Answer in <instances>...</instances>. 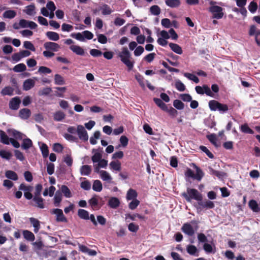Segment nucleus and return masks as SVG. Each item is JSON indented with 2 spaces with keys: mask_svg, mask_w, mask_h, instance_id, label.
<instances>
[{
  "mask_svg": "<svg viewBox=\"0 0 260 260\" xmlns=\"http://www.w3.org/2000/svg\"><path fill=\"white\" fill-rule=\"evenodd\" d=\"M5 176L9 179L16 181L18 179V177L16 172L11 170L6 171L5 172Z\"/></svg>",
  "mask_w": 260,
  "mask_h": 260,
  "instance_id": "obj_23",
  "label": "nucleus"
},
{
  "mask_svg": "<svg viewBox=\"0 0 260 260\" xmlns=\"http://www.w3.org/2000/svg\"><path fill=\"white\" fill-rule=\"evenodd\" d=\"M186 250L188 253L193 255L198 252L197 248L193 245H189L187 246Z\"/></svg>",
  "mask_w": 260,
  "mask_h": 260,
  "instance_id": "obj_43",
  "label": "nucleus"
},
{
  "mask_svg": "<svg viewBox=\"0 0 260 260\" xmlns=\"http://www.w3.org/2000/svg\"><path fill=\"white\" fill-rule=\"evenodd\" d=\"M38 72L40 74H50L52 72L50 69L45 66H41L38 70Z\"/></svg>",
  "mask_w": 260,
  "mask_h": 260,
  "instance_id": "obj_57",
  "label": "nucleus"
},
{
  "mask_svg": "<svg viewBox=\"0 0 260 260\" xmlns=\"http://www.w3.org/2000/svg\"><path fill=\"white\" fill-rule=\"evenodd\" d=\"M193 168L196 171V173L194 174V179L197 180L198 181H201L202 178L204 176V173L203 171L198 167L196 164H192Z\"/></svg>",
  "mask_w": 260,
  "mask_h": 260,
  "instance_id": "obj_13",
  "label": "nucleus"
},
{
  "mask_svg": "<svg viewBox=\"0 0 260 260\" xmlns=\"http://www.w3.org/2000/svg\"><path fill=\"white\" fill-rule=\"evenodd\" d=\"M21 101L19 97H15L12 99L9 103V108L14 110H16L19 108Z\"/></svg>",
  "mask_w": 260,
  "mask_h": 260,
  "instance_id": "obj_11",
  "label": "nucleus"
},
{
  "mask_svg": "<svg viewBox=\"0 0 260 260\" xmlns=\"http://www.w3.org/2000/svg\"><path fill=\"white\" fill-rule=\"evenodd\" d=\"M222 10V8L218 6H212L209 8L210 12L213 14V18L218 19L223 16Z\"/></svg>",
  "mask_w": 260,
  "mask_h": 260,
  "instance_id": "obj_5",
  "label": "nucleus"
},
{
  "mask_svg": "<svg viewBox=\"0 0 260 260\" xmlns=\"http://www.w3.org/2000/svg\"><path fill=\"white\" fill-rule=\"evenodd\" d=\"M208 106L211 111H218L221 114L226 113L229 110V107L228 105L222 104L215 100H210L208 103Z\"/></svg>",
  "mask_w": 260,
  "mask_h": 260,
  "instance_id": "obj_3",
  "label": "nucleus"
},
{
  "mask_svg": "<svg viewBox=\"0 0 260 260\" xmlns=\"http://www.w3.org/2000/svg\"><path fill=\"white\" fill-rule=\"evenodd\" d=\"M208 169L211 175L215 176L219 179L226 176V173L224 172L215 170L211 167H209Z\"/></svg>",
  "mask_w": 260,
  "mask_h": 260,
  "instance_id": "obj_12",
  "label": "nucleus"
},
{
  "mask_svg": "<svg viewBox=\"0 0 260 260\" xmlns=\"http://www.w3.org/2000/svg\"><path fill=\"white\" fill-rule=\"evenodd\" d=\"M128 230L133 233H136L139 229V226L134 222H131L128 225Z\"/></svg>",
  "mask_w": 260,
  "mask_h": 260,
  "instance_id": "obj_51",
  "label": "nucleus"
},
{
  "mask_svg": "<svg viewBox=\"0 0 260 260\" xmlns=\"http://www.w3.org/2000/svg\"><path fill=\"white\" fill-rule=\"evenodd\" d=\"M137 197L138 193L136 190L132 188H130L128 190L126 196L127 201L137 199Z\"/></svg>",
  "mask_w": 260,
  "mask_h": 260,
  "instance_id": "obj_18",
  "label": "nucleus"
},
{
  "mask_svg": "<svg viewBox=\"0 0 260 260\" xmlns=\"http://www.w3.org/2000/svg\"><path fill=\"white\" fill-rule=\"evenodd\" d=\"M103 186L101 181L96 180L93 182L92 189L93 190L100 192L102 190Z\"/></svg>",
  "mask_w": 260,
  "mask_h": 260,
  "instance_id": "obj_34",
  "label": "nucleus"
},
{
  "mask_svg": "<svg viewBox=\"0 0 260 260\" xmlns=\"http://www.w3.org/2000/svg\"><path fill=\"white\" fill-rule=\"evenodd\" d=\"M52 214H55L56 215V220L57 222H67V219L64 216L63 211L61 209L56 208L53 209L51 211Z\"/></svg>",
  "mask_w": 260,
  "mask_h": 260,
  "instance_id": "obj_7",
  "label": "nucleus"
},
{
  "mask_svg": "<svg viewBox=\"0 0 260 260\" xmlns=\"http://www.w3.org/2000/svg\"><path fill=\"white\" fill-rule=\"evenodd\" d=\"M258 30L260 29H257L254 25H252L250 26L248 34L250 36H255Z\"/></svg>",
  "mask_w": 260,
  "mask_h": 260,
  "instance_id": "obj_62",
  "label": "nucleus"
},
{
  "mask_svg": "<svg viewBox=\"0 0 260 260\" xmlns=\"http://www.w3.org/2000/svg\"><path fill=\"white\" fill-rule=\"evenodd\" d=\"M78 215L80 218H81L82 219H84V220L89 219V212L84 209H79L78 211Z\"/></svg>",
  "mask_w": 260,
  "mask_h": 260,
  "instance_id": "obj_26",
  "label": "nucleus"
},
{
  "mask_svg": "<svg viewBox=\"0 0 260 260\" xmlns=\"http://www.w3.org/2000/svg\"><path fill=\"white\" fill-rule=\"evenodd\" d=\"M40 150L44 158H46L48 156L49 149L48 146L46 144L43 143L42 144L40 147Z\"/></svg>",
  "mask_w": 260,
  "mask_h": 260,
  "instance_id": "obj_36",
  "label": "nucleus"
},
{
  "mask_svg": "<svg viewBox=\"0 0 260 260\" xmlns=\"http://www.w3.org/2000/svg\"><path fill=\"white\" fill-rule=\"evenodd\" d=\"M54 82L56 85H63L65 83L63 78L59 74H55L54 76Z\"/></svg>",
  "mask_w": 260,
  "mask_h": 260,
  "instance_id": "obj_40",
  "label": "nucleus"
},
{
  "mask_svg": "<svg viewBox=\"0 0 260 260\" xmlns=\"http://www.w3.org/2000/svg\"><path fill=\"white\" fill-rule=\"evenodd\" d=\"M0 156L3 158L9 160L12 156V154L10 152L6 151L5 150H1Z\"/></svg>",
  "mask_w": 260,
  "mask_h": 260,
  "instance_id": "obj_54",
  "label": "nucleus"
},
{
  "mask_svg": "<svg viewBox=\"0 0 260 260\" xmlns=\"http://www.w3.org/2000/svg\"><path fill=\"white\" fill-rule=\"evenodd\" d=\"M63 147L61 144L60 143H55L53 146V150L54 151L60 153L62 151Z\"/></svg>",
  "mask_w": 260,
  "mask_h": 260,
  "instance_id": "obj_60",
  "label": "nucleus"
},
{
  "mask_svg": "<svg viewBox=\"0 0 260 260\" xmlns=\"http://www.w3.org/2000/svg\"><path fill=\"white\" fill-rule=\"evenodd\" d=\"M33 187L30 185H26L24 183H21L19 186V189L24 191V197L26 200L32 199L33 195L31 193Z\"/></svg>",
  "mask_w": 260,
  "mask_h": 260,
  "instance_id": "obj_4",
  "label": "nucleus"
},
{
  "mask_svg": "<svg viewBox=\"0 0 260 260\" xmlns=\"http://www.w3.org/2000/svg\"><path fill=\"white\" fill-rule=\"evenodd\" d=\"M174 107L178 110H182L184 108V104L179 100H175L173 102Z\"/></svg>",
  "mask_w": 260,
  "mask_h": 260,
  "instance_id": "obj_44",
  "label": "nucleus"
},
{
  "mask_svg": "<svg viewBox=\"0 0 260 260\" xmlns=\"http://www.w3.org/2000/svg\"><path fill=\"white\" fill-rule=\"evenodd\" d=\"M1 142L6 145H9L10 143V138L8 137L6 133L0 130Z\"/></svg>",
  "mask_w": 260,
  "mask_h": 260,
  "instance_id": "obj_24",
  "label": "nucleus"
},
{
  "mask_svg": "<svg viewBox=\"0 0 260 260\" xmlns=\"http://www.w3.org/2000/svg\"><path fill=\"white\" fill-rule=\"evenodd\" d=\"M46 36L49 40L51 41H57L59 39V36L56 32L47 31L46 33Z\"/></svg>",
  "mask_w": 260,
  "mask_h": 260,
  "instance_id": "obj_28",
  "label": "nucleus"
},
{
  "mask_svg": "<svg viewBox=\"0 0 260 260\" xmlns=\"http://www.w3.org/2000/svg\"><path fill=\"white\" fill-rule=\"evenodd\" d=\"M111 168L114 170L119 171L121 170V163L118 161H112L110 163Z\"/></svg>",
  "mask_w": 260,
  "mask_h": 260,
  "instance_id": "obj_41",
  "label": "nucleus"
},
{
  "mask_svg": "<svg viewBox=\"0 0 260 260\" xmlns=\"http://www.w3.org/2000/svg\"><path fill=\"white\" fill-rule=\"evenodd\" d=\"M248 205L249 208L254 212H260V204L258 205L254 200L249 201Z\"/></svg>",
  "mask_w": 260,
  "mask_h": 260,
  "instance_id": "obj_17",
  "label": "nucleus"
},
{
  "mask_svg": "<svg viewBox=\"0 0 260 260\" xmlns=\"http://www.w3.org/2000/svg\"><path fill=\"white\" fill-rule=\"evenodd\" d=\"M181 196L184 198L187 202H190L192 200L196 201L203 200L202 194L197 189L187 188L186 192L181 193Z\"/></svg>",
  "mask_w": 260,
  "mask_h": 260,
  "instance_id": "obj_2",
  "label": "nucleus"
},
{
  "mask_svg": "<svg viewBox=\"0 0 260 260\" xmlns=\"http://www.w3.org/2000/svg\"><path fill=\"white\" fill-rule=\"evenodd\" d=\"M23 235L24 238L29 241H34L35 240V236L34 234L29 231H23Z\"/></svg>",
  "mask_w": 260,
  "mask_h": 260,
  "instance_id": "obj_27",
  "label": "nucleus"
},
{
  "mask_svg": "<svg viewBox=\"0 0 260 260\" xmlns=\"http://www.w3.org/2000/svg\"><path fill=\"white\" fill-rule=\"evenodd\" d=\"M200 148L203 152H205L209 158H214V155L209 150V149L206 146H201L200 147Z\"/></svg>",
  "mask_w": 260,
  "mask_h": 260,
  "instance_id": "obj_58",
  "label": "nucleus"
},
{
  "mask_svg": "<svg viewBox=\"0 0 260 260\" xmlns=\"http://www.w3.org/2000/svg\"><path fill=\"white\" fill-rule=\"evenodd\" d=\"M16 15V12L14 10H7L5 11L3 14V16L5 18L12 19L14 18Z\"/></svg>",
  "mask_w": 260,
  "mask_h": 260,
  "instance_id": "obj_38",
  "label": "nucleus"
},
{
  "mask_svg": "<svg viewBox=\"0 0 260 260\" xmlns=\"http://www.w3.org/2000/svg\"><path fill=\"white\" fill-rule=\"evenodd\" d=\"M19 116L23 119H27L30 116V110L27 108L21 109L19 112Z\"/></svg>",
  "mask_w": 260,
  "mask_h": 260,
  "instance_id": "obj_19",
  "label": "nucleus"
},
{
  "mask_svg": "<svg viewBox=\"0 0 260 260\" xmlns=\"http://www.w3.org/2000/svg\"><path fill=\"white\" fill-rule=\"evenodd\" d=\"M102 157V154L100 152H96L91 157V160L93 162H97L100 161Z\"/></svg>",
  "mask_w": 260,
  "mask_h": 260,
  "instance_id": "obj_63",
  "label": "nucleus"
},
{
  "mask_svg": "<svg viewBox=\"0 0 260 260\" xmlns=\"http://www.w3.org/2000/svg\"><path fill=\"white\" fill-rule=\"evenodd\" d=\"M170 48L172 51L178 54H181L182 53V50L181 47L178 44L170 43L169 44Z\"/></svg>",
  "mask_w": 260,
  "mask_h": 260,
  "instance_id": "obj_29",
  "label": "nucleus"
},
{
  "mask_svg": "<svg viewBox=\"0 0 260 260\" xmlns=\"http://www.w3.org/2000/svg\"><path fill=\"white\" fill-rule=\"evenodd\" d=\"M64 138L70 141L77 142L78 141V138L72 135L69 134H65L64 135Z\"/></svg>",
  "mask_w": 260,
  "mask_h": 260,
  "instance_id": "obj_61",
  "label": "nucleus"
},
{
  "mask_svg": "<svg viewBox=\"0 0 260 260\" xmlns=\"http://www.w3.org/2000/svg\"><path fill=\"white\" fill-rule=\"evenodd\" d=\"M184 76L188 79L193 81L196 83H198L200 81L198 77H197L196 75L193 74L185 73L184 74Z\"/></svg>",
  "mask_w": 260,
  "mask_h": 260,
  "instance_id": "obj_45",
  "label": "nucleus"
},
{
  "mask_svg": "<svg viewBox=\"0 0 260 260\" xmlns=\"http://www.w3.org/2000/svg\"><path fill=\"white\" fill-rule=\"evenodd\" d=\"M35 85V82L31 79H28L25 80L23 84V89L27 91L33 88Z\"/></svg>",
  "mask_w": 260,
  "mask_h": 260,
  "instance_id": "obj_15",
  "label": "nucleus"
},
{
  "mask_svg": "<svg viewBox=\"0 0 260 260\" xmlns=\"http://www.w3.org/2000/svg\"><path fill=\"white\" fill-rule=\"evenodd\" d=\"M257 8V4L254 1L250 2L248 6V10L251 13H254L256 11Z\"/></svg>",
  "mask_w": 260,
  "mask_h": 260,
  "instance_id": "obj_47",
  "label": "nucleus"
},
{
  "mask_svg": "<svg viewBox=\"0 0 260 260\" xmlns=\"http://www.w3.org/2000/svg\"><path fill=\"white\" fill-rule=\"evenodd\" d=\"M32 199L35 202L36 207L40 209L45 208L44 200L41 196H34Z\"/></svg>",
  "mask_w": 260,
  "mask_h": 260,
  "instance_id": "obj_16",
  "label": "nucleus"
},
{
  "mask_svg": "<svg viewBox=\"0 0 260 260\" xmlns=\"http://www.w3.org/2000/svg\"><path fill=\"white\" fill-rule=\"evenodd\" d=\"M140 204V201L137 200H133L128 204V208L131 210H135Z\"/></svg>",
  "mask_w": 260,
  "mask_h": 260,
  "instance_id": "obj_52",
  "label": "nucleus"
},
{
  "mask_svg": "<svg viewBox=\"0 0 260 260\" xmlns=\"http://www.w3.org/2000/svg\"><path fill=\"white\" fill-rule=\"evenodd\" d=\"M44 47L48 50L56 52L60 48V46L54 42H47L44 44Z\"/></svg>",
  "mask_w": 260,
  "mask_h": 260,
  "instance_id": "obj_10",
  "label": "nucleus"
},
{
  "mask_svg": "<svg viewBox=\"0 0 260 260\" xmlns=\"http://www.w3.org/2000/svg\"><path fill=\"white\" fill-rule=\"evenodd\" d=\"M62 201V194L61 192L57 190L54 197V204L56 207H59L60 203Z\"/></svg>",
  "mask_w": 260,
  "mask_h": 260,
  "instance_id": "obj_25",
  "label": "nucleus"
},
{
  "mask_svg": "<svg viewBox=\"0 0 260 260\" xmlns=\"http://www.w3.org/2000/svg\"><path fill=\"white\" fill-rule=\"evenodd\" d=\"M108 205L113 209H116L120 205V201L116 197H111L108 201Z\"/></svg>",
  "mask_w": 260,
  "mask_h": 260,
  "instance_id": "obj_14",
  "label": "nucleus"
},
{
  "mask_svg": "<svg viewBox=\"0 0 260 260\" xmlns=\"http://www.w3.org/2000/svg\"><path fill=\"white\" fill-rule=\"evenodd\" d=\"M100 174L101 178L104 181H109L112 179L111 176L106 171H101Z\"/></svg>",
  "mask_w": 260,
  "mask_h": 260,
  "instance_id": "obj_49",
  "label": "nucleus"
},
{
  "mask_svg": "<svg viewBox=\"0 0 260 260\" xmlns=\"http://www.w3.org/2000/svg\"><path fill=\"white\" fill-rule=\"evenodd\" d=\"M197 204L194 205V207L196 208L198 212H201L203 209H206L205 208V201H203V200L197 201Z\"/></svg>",
  "mask_w": 260,
  "mask_h": 260,
  "instance_id": "obj_50",
  "label": "nucleus"
},
{
  "mask_svg": "<svg viewBox=\"0 0 260 260\" xmlns=\"http://www.w3.org/2000/svg\"><path fill=\"white\" fill-rule=\"evenodd\" d=\"M99 199L102 200L101 198L94 195L88 201L90 206L93 209L98 210L103 206V203H99Z\"/></svg>",
  "mask_w": 260,
  "mask_h": 260,
  "instance_id": "obj_8",
  "label": "nucleus"
},
{
  "mask_svg": "<svg viewBox=\"0 0 260 260\" xmlns=\"http://www.w3.org/2000/svg\"><path fill=\"white\" fill-rule=\"evenodd\" d=\"M166 4L172 8H178L180 5V0H166Z\"/></svg>",
  "mask_w": 260,
  "mask_h": 260,
  "instance_id": "obj_31",
  "label": "nucleus"
},
{
  "mask_svg": "<svg viewBox=\"0 0 260 260\" xmlns=\"http://www.w3.org/2000/svg\"><path fill=\"white\" fill-rule=\"evenodd\" d=\"M175 86L176 88L179 91H184L185 90V86L179 80L175 82Z\"/></svg>",
  "mask_w": 260,
  "mask_h": 260,
  "instance_id": "obj_46",
  "label": "nucleus"
},
{
  "mask_svg": "<svg viewBox=\"0 0 260 260\" xmlns=\"http://www.w3.org/2000/svg\"><path fill=\"white\" fill-rule=\"evenodd\" d=\"M150 12L152 15L157 16L160 13V9L157 5H153L150 8Z\"/></svg>",
  "mask_w": 260,
  "mask_h": 260,
  "instance_id": "obj_42",
  "label": "nucleus"
},
{
  "mask_svg": "<svg viewBox=\"0 0 260 260\" xmlns=\"http://www.w3.org/2000/svg\"><path fill=\"white\" fill-rule=\"evenodd\" d=\"M135 78L141 87H144L145 86L144 78L142 75H141L140 74H136L135 75Z\"/></svg>",
  "mask_w": 260,
  "mask_h": 260,
  "instance_id": "obj_64",
  "label": "nucleus"
},
{
  "mask_svg": "<svg viewBox=\"0 0 260 260\" xmlns=\"http://www.w3.org/2000/svg\"><path fill=\"white\" fill-rule=\"evenodd\" d=\"M26 70V66L23 63H19L16 65L13 69L15 72L19 73L25 71Z\"/></svg>",
  "mask_w": 260,
  "mask_h": 260,
  "instance_id": "obj_37",
  "label": "nucleus"
},
{
  "mask_svg": "<svg viewBox=\"0 0 260 260\" xmlns=\"http://www.w3.org/2000/svg\"><path fill=\"white\" fill-rule=\"evenodd\" d=\"M81 187L85 190H88L91 188V183L88 180H85L81 183Z\"/></svg>",
  "mask_w": 260,
  "mask_h": 260,
  "instance_id": "obj_55",
  "label": "nucleus"
},
{
  "mask_svg": "<svg viewBox=\"0 0 260 260\" xmlns=\"http://www.w3.org/2000/svg\"><path fill=\"white\" fill-rule=\"evenodd\" d=\"M29 221L34 228V232L37 233L40 229V222L36 218L31 217L29 218Z\"/></svg>",
  "mask_w": 260,
  "mask_h": 260,
  "instance_id": "obj_22",
  "label": "nucleus"
},
{
  "mask_svg": "<svg viewBox=\"0 0 260 260\" xmlns=\"http://www.w3.org/2000/svg\"><path fill=\"white\" fill-rule=\"evenodd\" d=\"M80 172L82 175L88 176L91 172V167L87 165H83L81 167Z\"/></svg>",
  "mask_w": 260,
  "mask_h": 260,
  "instance_id": "obj_21",
  "label": "nucleus"
},
{
  "mask_svg": "<svg viewBox=\"0 0 260 260\" xmlns=\"http://www.w3.org/2000/svg\"><path fill=\"white\" fill-rule=\"evenodd\" d=\"M70 49L77 55H84L85 54L84 50L79 46L72 45L70 47Z\"/></svg>",
  "mask_w": 260,
  "mask_h": 260,
  "instance_id": "obj_20",
  "label": "nucleus"
},
{
  "mask_svg": "<svg viewBox=\"0 0 260 260\" xmlns=\"http://www.w3.org/2000/svg\"><path fill=\"white\" fill-rule=\"evenodd\" d=\"M13 89L10 86H7L5 87L2 91V93L3 95H11L13 94Z\"/></svg>",
  "mask_w": 260,
  "mask_h": 260,
  "instance_id": "obj_56",
  "label": "nucleus"
},
{
  "mask_svg": "<svg viewBox=\"0 0 260 260\" xmlns=\"http://www.w3.org/2000/svg\"><path fill=\"white\" fill-rule=\"evenodd\" d=\"M77 133L79 139L83 142H86L88 140V136L87 131L82 125H78L77 127Z\"/></svg>",
  "mask_w": 260,
  "mask_h": 260,
  "instance_id": "obj_6",
  "label": "nucleus"
},
{
  "mask_svg": "<svg viewBox=\"0 0 260 260\" xmlns=\"http://www.w3.org/2000/svg\"><path fill=\"white\" fill-rule=\"evenodd\" d=\"M60 190L61 192L62 193L66 198H69L72 197L71 192L67 186L62 185L60 188Z\"/></svg>",
  "mask_w": 260,
  "mask_h": 260,
  "instance_id": "obj_35",
  "label": "nucleus"
},
{
  "mask_svg": "<svg viewBox=\"0 0 260 260\" xmlns=\"http://www.w3.org/2000/svg\"><path fill=\"white\" fill-rule=\"evenodd\" d=\"M118 57L120 58L121 62L127 67L128 71H131L133 69L135 61L133 59L131 54L127 47H123L121 49V51L118 54Z\"/></svg>",
  "mask_w": 260,
  "mask_h": 260,
  "instance_id": "obj_1",
  "label": "nucleus"
},
{
  "mask_svg": "<svg viewBox=\"0 0 260 260\" xmlns=\"http://www.w3.org/2000/svg\"><path fill=\"white\" fill-rule=\"evenodd\" d=\"M51 88L50 87L44 88L43 89L39 91L38 94L40 96L48 95L51 91Z\"/></svg>",
  "mask_w": 260,
  "mask_h": 260,
  "instance_id": "obj_59",
  "label": "nucleus"
},
{
  "mask_svg": "<svg viewBox=\"0 0 260 260\" xmlns=\"http://www.w3.org/2000/svg\"><path fill=\"white\" fill-rule=\"evenodd\" d=\"M100 9L102 10V13L104 15H109L112 12L110 7L107 4L103 5Z\"/></svg>",
  "mask_w": 260,
  "mask_h": 260,
  "instance_id": "obj_39",
  "label": "nucleus"
},
{
  "mask_svg": "<svg viewBox=\"0 0 260 260\" xmlns=\"http://www.w3.org/2000/svg\"><path fill=\"white\" fill-rule=\"evenodd\" d=\"M66 114L61 111H58L54 113L53 115V119L56 121H61L64 119Z\"/></svg>",
  "mask_w": 260,
  "mask_h": 260,
  "instance_id": "obj_30",
  "label": "nucleus"
},
{
  "mask_svg": "<svg viewBox=\"0 0 260 260\" xmlns=\"http://www.w3.org/2000/svg\"><path fill=\"white\" fill-rule=\"evenodd\" d=\"M207 138L212 144L215 146H217L216 143L217 138L215 134H212L211 135H207Z\"/></svg>",
  "mask_w": 260,
  "mask_h": 260,
  "instance_id": "obj_53",
  "label": "nucleus"
},
{
  "mask_svg": "<svg viewBox=\"0 0 260 260\" xmlns=\"http://www.w3.org/2000/svg\"><path fill=\"white\" fill-rule=\"evenodd\" d=\"M241 131L245 134H253L254 131L251 129L247 123H245L240 126Z\"/></svg>",
  "mask_w": 260,
  "mask_h": 260,
  "instance_id": "obj_33",
  "label": "nucleus"
},
{
  "mask_svg": "<svg viewBox=\"0 0 260 260\" xmlns=\"http://www.w3.org/2000/svg\"><path fill=\"white\" fill-rule=\"evenodd\" d=\"M12 136L16 139L22 140L24 136H25L24 134L21 132L17 131L15 129L12 131Z\"/></svg>",
  "mask_w": 260,
  "mask_h": 260,
  "instance_id": "obj_48",
  "label": "nucleus"
},
{
  "mask_svg": "<svg viewBox=\"0 0 260 260\" xmlns=\"http://www.w3.org/2000/svg\"><path fill=\"white\" fill-rule=\"evenodd\" d=\"M32 146V141L29 138L24 139L21 147L24 150H27Z\"/></svg>",
  "mask_w": 260,
  "mask_h": 260,
  "instance_id": "obj_32",
  "label": "nucleus"
},
{
  "mask_svg": "<svg viewBox=\"0 0 260 260\" xmlns=\"http://www.w3.org/2000/svg\"><path fill=\"white\" fill-rule=\"evenodd\" d=\"M181 231L189 236H192L194 234L193 227L189 223H184L181 228Z\"/></svg>",
  "mask_w": 260,
  "mask_h": 260,
  "instance_id": "obj_9",
  "label": "nucleus"
}]
</instances>
